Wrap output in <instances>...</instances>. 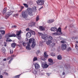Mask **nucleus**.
Segmentation results:
<instances>
[{
  "label": "nucleus",
  "mask_w": 78,
  "mask_h": 78,
  "mask_svg": "<svg viewBox=\"0 0 78 78\" xmlns=\"http://www.w3.org/2000/svg\"><path fill=\"white\" fill-rule=\"evenodd\" d=\"M23 5H24L25 8H27V9L26 11H24L22 12L21 13L22 17L23 18L25 19L26 20H27L28 19L27 17L28 16V14L30 16H33V10L31 9V8H28V5L27 4L24 3Z\"/></svg>",
  "instance_id": "nucleus-1"
},
{
  "label": "nucleus",
  "mask_w": 78,
  "mask_h": 78,
  "mask_svg": "<svg viewBox=\"0 0 78 78\" xmlns=\"http://www.w3.org/2000/svg\"><path fill=\"white\" fill-rule=\"evenodd\" d=\"M35 42V40L33 38H30L29 39V43L30 44L32 42V44L31 45V47L32 48H34L35 45H36V42Z\"/></svg>",
  "instance_id": "nucleus-2"
},
{
  "label": "nucleus",
  "mask_w": 78,
  "mask_h": 78,
  "mask_svg": "<svg viewBox=\"0 0 78 78\" xmlns=\"http://www.w3.org/2000/svg\"><path fill=\"white\" fill-rule=\"evenodd\" d=\"M39 36H41L42 39L44 41H46L48 39V35L46 34H44L42 33H39Z\"/></svg>",
  "instance_id": "nucleus-3"
},
{
  "label": "nucleus",
  "mask_w": 78,
  "mask_h": 78,
  "mask_svg": "<svg viewBox=\"0 0 78 78\" xmlns=\"http://www.w3.org/2000/svg\"><path fill=\"white\" fill-rule=\"evenodd\" d=\"M60 42L62 44V50H64L67 48V45L66 44L64 43H66V42L64 41H62Z\"/></svg>",
  "instance_id": "nucleus-4"
},
{
  "label": "nucleus",
  "mask_w": 78,
  "mask_h": 78,
  "mask_svg": "<svg viewBox=\"0 0 78 78\" xmlns=\"http://www.w3.org/2000/svg\"><path fill=\"white\" fill-rule=\"evenodd\" d=\"M36 2L38 5L42 6L44 4V0H38Z\"/></svg>",
  "instance_id": "nucleus-5"
},
{
  "label": "nucleus",
  "mask_w": 78,
  "mask_h": 78,
  "mask_svg": "<svg viewBox=\"0 0 78 78\" xmlns=\"http://www.w3.org/2000/svg\"><path fill=\"white\" fill-rule=\"evenodd\" d=\"M36 24V23L31 21L28 23V26L29 27H34Z\"/></svg>",
  "instance_id": "nucleus-6"
},
{
  "label": "nucleus",
  "mask_w": 78,
  "mask_h": 78,
  "mask_svg": "<svg viewBox=\"0 0 78 78\" xmlns=\"http://www.w3.org/2000/svg\"><path fill=\"white\" fill-rule=\"evenodd\" d=\"M49 65H47L46 63L42 64H41V67L43 69H47L48 66Z\"/></svg>",
  "instance_id": "nucleus-7"
},
{
  "label": "nucleus",
  "mask_w": 78,
  "mask_h": 78,
  "mask_svg": "<svg viewBox=\"0 0 78 78\" xmlns=\"http://www.w3.org/2000/svg\"><path fill=\"white\" fill-rule=\"evenodd\" d=\"M12 12L11 11V12H7L5 14V17H7V18H8L9 17V16H11V14H12Z\"/></svg>",
  "instance_id": "nucleus-8"
},
{
  "label": "nucleus",
  "mask_w": 78,
  "mask_h": 78,
  "mask_svg": "<svg viewBox=\"0 0 78 78\" xmlns=\"http://www.w3.org/2000/svg\"><path fill=\"white\" fill-rule=\"evenodd\" d=\"M58 32H57V34L58 36H59V35H61L62 33V32H61V28L59 27L58 30Z\"/></svg>",
  "instance_id": "nucleus-9"
},
{
  "label": "nucleus",
  "mask_w": 78,
  "mask_h": 78,
  "mask_svg": "<svg viewBox=\"0 0 78 78\" xmlns=\"http://www.w3.org/2000/svg\"><path fill=\"white\" fill-rule=\"evenodd\" d=\"M51 31H57V32H58V30L57 28L56 27H51Z\"/></svg>",
  "instance_id": "nucleus-10"
},
{
  "label": "nucleus",
  "mask_w": 78,
  "mask_h": 78,
  "mask_svg": "<svg viewBox=\"0 0 78 78\" xmlns=\"http://www.w3.org/2000/svg\"><path fill=\"white\" fill-rule=\"evenodd\" d=\"M34 66L36 69H39L40 67V66H39V65L36 63H35Z\"/></svg>",
  "instance_id": "nucleus-11"
},
{
  "label": "nucleus",
  "mask_w": 78,
  "mask_h": 78,
  "mask_svg": "<svg viewBox=\"0 0 78 78\" xmlns=\"http://www.w3.org/2000/svg\"><path fill=\"white\" fill-rule=\"evenodd\" d=\"M26 48L27 50H31V46L30 45V44H28L27 46L26 47Z\"/></svg>",
  "instance_id": "nucleus-12"
},
{
  "label": "nucleus",
  "mask_w": 78,
  "mask_h": 78,
  "mask_svg": "<svg viewBox=\"0 0 78 78\" xmlns=\"http://www.w3.org/2000/svg\"><path fill=\"white\" fill-rule=\"evenodd\" d=\"M31 36V32H28L26 34V36L28 38L30 37Z\"/></svg>",
  "instance_id": "nucleus-13"
},
{
  "label": "nucleus",
  "mask_w": 78,
  "mask_h": 78,
  "mask_svg": "<svg viewBox=\"0 0 78 78\" xmlns=\"http://www.w3.org/2000/svg\"><path fill=\"white\" fill-rule=\"evenodd\" d=\"M44 57L45 58H48V55L46 52H44Z\"/></svg>",
  "instance_id": "nucleus-14"
},
{
  "label": "nucleus",
  "mask_w": 78,
  "mask_h": 78,
  "mask_svg": "<svg viewBox=\"0 0 78 78\" xmlns=\"http://www.w3.org/2000/svg\"><path fill=\"white\" fill-rule=\"evenodd\" d=\"M57 58L58 60H61L62 59V56L61 55H59L57 56Z\"/></svg>",
  "instance_id": "nucleus-15"
},
{
  "label": "nucleus",
  "mask_w": 78,
  "mask_h": 78,
  "mask_svg": "<svg viewBox=\"0 0 78 78\" xmlns=\"http://www.w3.org/2000/svg\"><path fill=\"white\" fill-rule=\"evenodd\" d=\"M6 11H7V8L5 7L4 8L3 10V11L2 12L3 14H4L6 12Z\"/></svg>",
  "instance_id": "nucleus-16"
},
{
  "label": "nucleus",
  "mask_w": 78,
  "mask_h": 78,
  "mask_svg": "<svg viewBox=\"0 0 78 78\" xmlns=\"http://www.w3.org/2000/svg\"><path fill=\"white\" fill-rule=\"evenodd\" d=\"M51 42H52V41H51V40H48V41H46V43L47 45H50V44Z\"/></svg>",
  "instance_id": "nucleus-17"
},
{
  "label": "nucleus",
  "mask_w": 78,
  "mask_h": 78,
  "mask_svg": "<svg viewBox=\"0 0 78 78\" xmlns=\"http://www.w3.org/2000/svg\"><path fill=\"white\" fill-rule=\"evenodd\" d=\"M54 21H55V20H53V19L50 20L48 21V23H52Z\"/></svg>",
  "instance_id": "nucleus-18"
},
{
  "label": "nucleus",
  "mask_w": 78,
  "mask_h": 78,
  "mask_svg": "<svg viewBox=\"0 0 78 78\" xmlns=\"http://www.w3.org/2000/svg\"><path fill=\"white\" fill-rule=\"evenodd\" d=\"M32 72L34 74H37V71L35 69H33Z\"/></svg>",
  "instance_id": "nucleus-19"
},
{
  "label": "nucleus",
  "mask_w": 78,
  "mask_h": 78,
  "mask_svg": "<svg viewBox=\"0 0 78 78\" xmlns=\"http://www.w3.org/2000/svg\"><path fill=\"white\" fill-rule=\"evenodd\" d=\"M9 37H16V35L14 34H13L11 35H9L8 36Z\"/></svg>",
  "instance_id": "nucleus-20"
},
{
  "label": "nucleus",
  "mask_w": 78,
  "mask_h": 78,
  "mask_svg": "<svg viewBox=\"0 0 78 78\" xmlns=\"http://www.w3.org/2000/svg\"><path fill=\"white\" fill-rule=\"evenodd\" d=\"M47 39L48 41H52L53 39V37L51 36H49L48 37Z\"/></svg>",
  "instance_id": "nucleus-21"
},
{
  "label": "nucleus",
  "mask_w": 78,
  "mask_h": 78,
  "mask_svg": "<svg viewBox=\"0 0 78 78\" xmlns=\"http://www.w3.org/2000/svg\"><path fill=\"white\" fill-rule=\"evenodd\" d=\"M16 43H13L11 44V46L12 48H15L16 47Z\"/></svg>",
  "instance_id": "nucleus-22"
},
{
  "label": "nucleus",
  "mask_w": 78,
  "mask_h": 78,
  "mask_svg": "<svg viewBox=\"0 0 78 78\" xmlns=\"http://www.w3.org/2000/svg\"><path fill=\"white\" fill-rule=\"evenodd\" d=\"M39 29H40V30L41 31H44L45 28H44V27H43L42 26H40L39 27Z\"/></svg>",
  "instance_id": "nucleus-23"
},
{
  "label": "nucleus",
  "mask_w": 78,
  "mask_h": 78,
  "mask_svg": "<svg viewBox=\"0 0 78 78\" xmlns=\"http://www.w3.org/2000/svg\"><path fill=\"white\" fill-rule=\"evenodd\" d=\"M48 61L49 62L51 63H53V60L51 58L48 59Z\"/></svg>",
  "instance_id": "nucleus-24"
},
{
  "label": "nucleus",
  "mask_w": 78,
  "mask_h": 78,
  "mask_svg": "<svg viewBox=\"0 0 78 78\" xmlns=\"http://www.w3.org/2000/svg\"><path fill=\"white\" fill-rule=\"evenodd\" d=\"M0 32H1V33L2 34H3V35H4L5 34V31L4 30H1Z\"/></svg>",
  "instance_id": "nucleus-25"
},
{
  "label": "nucleus",
  "mask_w": 78,
  "mask_h": 78,
  "mask_svg": "<svg viewBox=\"0 0 78 78\" xmlns=\"http://www.w3.org/2000/svg\"><path fill=\"white\" fill-rule=\"evenodd\" d=\"M55 45V43H53L52 44H50V46L51 47H52V48H53V47Z\"/></svg>",
  "instance_id": "nucleus-26"
},
{
  "label": "nucleus",
  "mask_w": 78,
  "mask_h": 78,
  "mask_svg": "<svg viewBox=\"0 0 78 78\" xmlns=\"http://www.w3.org/2000/svg\"><path fill=\"white\" fill-rule=\"evenodd\" d=\"M30 32L31 34H34V35H35V32L34 31H33L32 30H30Z\"/></svg>",
  "instance_id": "nucleus-27"
},
{
  "label": "nucleus",
  "mask_w": 78,
  "mask_h": 78,
  "mask_svg": "<svg viewBox=\"0 0 78 78\" xmlns=\"http://www.w3.org/2000/svg\"><path fill=\"white\" fill-rule=\"evenodd\" d=\"M6 51V49L5 47H3L2 48V51L3 52V53H5V52Z\"/></svg>",
  "instance_id": "nucleus-28"
},
{
  "label": "nucleus",
  "mask_w": 78,
  "mask_h": 78,
  "mask_svg": "<svg viewBox=\"0 0 78 78\" xmlns=\"http://www.w3.org/2000/svg\"><path fill=\"white\" fill-rule=\"evenodd\" d=\"M21 33V31H20L16 33V35L19 36H20V33Z\"/></svg>",
  "instance_id": "nucleus-29"
},
{
  "label": "nucleus",
  "mask_w": 78,
  "mask_h": 78,
  "mask_svg": "<svg viewBox=\"0 0 78 78\" xmlns=\"http://www.w3.org/2000/svg\"><path fill=\"white\" fill-rule=\"evenodd\" d=\"M20 75H18L17 76H15L13 77V78H19V76H20Z\"/></svg>",
  "instance_id": "nucleus-30"
},
{
  "label": "nucleus",
  "mask_w": 78,
  "mask_h": 78,
  "mask_svg": "<svg viewBox=\"0 0 78 78\" xmlns=\"http://www.w3.org/2000/svg\"><path fill=\"white\" fill-rule=\"evenodd\" d=\"M66 66L67 69H70V65L66 64Z\"/></svg>",
  "instance_id": "nucleus-31"
},
{
  "label": "nucleus",
  "mask_w": 78,
  "mask_h": 78,
  "mask_svg": "<svg viewBox=\"0 0 78 78\" xmlns=\"http://www.w3.org/2000/svg\"><path fill=\"white\" fill-rule=\"evenodd\" d=\"M51 55L52 56H55V54L53 52H51Z\"/></svg>",
  "instance_id": "nucleus-32"
},
{
  "label": "nucleus",
  "mask_w": 78,
  "mask_h": 78,
  "mask_svg": "<svg viewBox=\"0 0 78 78\" xmlns=\"http://www.w3.org/2000/svg\"><path fill=\"white\" fill-rule=\"evenodd\" d=\"M6 41V42H11V41H12V40L10 39H8V38H7Z\"/></svg>",
  "instance_id": "nucleus-33"
},
{
  "label": "nucleus",
  "mask_w": 78,
  "mask_h": 78,
  "mask_svg": "<svg viewBox=\"0 0 78 78\" xmlns=\"http://www.w3.org/2000/svg\"><path fill=\"white\" fill-rule=\"evenodd\" d=\"M24 8V6H21V8L20 10V12L21 11H22V10Z\"/></svg>",
  "instance_id": "nucleus-34"
},
{
  "label": "nucleus",
  "mask_w": 78,
  "mask_h": 78,
  "mask_svg": "<svg viewBox=\"0 0 78 78\" xmlns=\"http://www.w3.org/2000/svg\"><path fill=\"white\" fill-rule=\"evenodd\" d=\"M71 50H72V49L71 48L69 47L68 48V49H67V51H70Z\"/></svg>",
  "instance_id": "nucleus-35"
},
{
  "label": "nucleus",
  "mask_w": 78,
  "mask_h": 78,
  "mask_svg": "<svg viewBox=\"0 0 78 78\" xmlns=\"http://www.w3.org/2000/svg\"><path fill=\"white\" fill-rule=\"evenodd\" d=\"M53 34L54 36H58V32L53 33Z\"/></svg>",
  "instance_id": "nucleus-36"
},
{
  "label": "nucleus",
  "mask_w": 78,
  "mask_h": 78,
  "mask_svg": "<svg viewBox=\"0 0 78 78\" xmlns=\"http://www.w3.org/2000/svg\"><path fill=\"white\" fill-rule=\"evenodd\" d=\"M13 60V58H12L9 62L8 64H10L11 63V62Z\"/></svg>",
  "instance_id": "nucleus-37"
},
{
  "label": "nucleus",
  "mask_w": 78,
  "mask_h": 78,
  "mask_svg": "<svg viewBox=\"0 0 78 78\" xmlns=\"http://www.w3.org/2000/svg\"><path fill=\"white\" fill-rule=\"evenodd\" d=\"M39 20V16H37L36 18V21L37 22L38 21V20Z\"/></svg>",
  "instance_id": "nucleus-38"
},
{
  "label": "nucleus",
  "mask_w": 78,
  "mask_h": 78,
  "mask_svg": "<svg viewBox=\"0 0 78 78\" xmlns=\"http://www.w3.org/2000/svg\"><path fill=\"white\" fill-rule=\"evenodd\" d=\"M37 57H35L33 58V61H37Z\"/></svg>",
  "instance_id": "nucleus-39"
},
{
  "label": "nucleus",
  "mask_w": 78,
  "mask_h": 78,
  "mask_svg": "<svg viewBox=\"0 0 78 78\" xmlns=\"http://www.w3.org/2000/svg\"><path fill=\"white\" fill-rule=\"evenodd\" d=\"M33 10L34 11H36V7H34L33 8Z\"/></svg>",
  "instance_id": "nucleus-40"
},
{
  "label": "nucleus",
  "mask_w": 78,
  "mask_h": 78,
  "mask_svg": "<svg viewBox=\"0 0 78 78\" xmlns=\"http://www.w3.org/2000/svg\"><path fill=\"white\" fill-rule=\"evenodd\" d=\"M14 17H16L17 16H18V14L16 13V14H15L13 15Z\"/></svg>",
  "instance_id": "nucleus-41"
},
{
  "label": "nucleus",
  "mask_w": 78,
  "mask_h": 78,
  "mask_svg": "<svg viewBox=\"0 0 78 78\" xmlns=\"http://www.w3.org/2000/svg\"><path fill=\"white\" fill-rule=\"evenodd\" d=\"M40 50H38L36 52V54H37V55L38 54H39V53H40Z\"/></svg>",
  "instance_id": "nucleus-42"
},
{
  "label": "nucleus",
  "mask_w": 78,
  "mask_h": 78,
  "mask_svg": "<svg viewBox=\"0 0 78 78\" xmlns=\"http://www.w3.org/2000/svg\"><path fill=\"white\" fill-rule=\"evenodd\" d=\"M4 74L5 75H6L7 76H8V73L5 72H4Z\"/></svg>",
  "instance_id": "nucleus-43"
},
{
  "label": "nucleus",
  "mask_w": 78,
  "mask_h": 78,
  "mask_svg": "<svg viewBox=\"0 0 78 78\" xmlns=\"http://www.w3.org/2000/svg\"><path fill=\"white\" fill-rule=\"evenodd\" d=\"M75 47H76V50H78V46H77V45H76V44H75Z\"/></svg>",
  "instance_id": "nucleus-44"
},
{
  "label": "nucleus",
  "mask_w": 78,
  "mask_h": 78,
  "mask_svg": "<svg viewBox=\"0 0 78 78\" xmlns=\"http://www.w3.org/2000/svg\"><path fill=\"white\" fill-rule=\"evenodd\" d=\"M11 58H12V57L11 56H9L7 58V60H9V59H11Z\"/></svg>",
  "instance_id": "nucleus-45"
},
{
  "label": "nucleus",
  "mask_w": 78,
  "mask_h": 78,
  "mask_svg": "<svg viewBox=\"0 0 78 78\" xmlns=\"http://www.w3.org/2000/svg\"><path fill=\"white\" fill-rule=\"evenodd\" d=\"M10 54H12L13 53V51L12 50H11L10 51Z\"/></svg>",
  "instance_id": "nucleus-46"
},
{
  "label": "nucleus",
  "mask_w": 78,
  "mask_h": 78,
  "mask_svg": "<svg viewBox=\"0 0 78 78\" xmlns=\"http://www.w3.org/2000/svg\"><path fill=\"white\" fill-rule=\"evenodd\" d=\"M46 74L48 76H50V75L51 74L50 73H46Z\"/></svg>",
  "instance_id": "nucleus-47"
},
{
  "label": "nucleus",
  "mask_w": 78,
  "mask_h": 78,
  "mask_svg": "<svg viewBox=\"0 0 78 78\" xmlns=\"http://www.w3.org/2000/svg\"><path fill=\"white\" fill-rule=\"evenodd\" d=\"M16 27H17V26L16 25H14V26H13L12 27V28H16Z\"/></svg>",
  "instance_id": "nucleus-48"
},
{
  "label": "nucleus",
  "mask_w": 78,
  "mask_h": 78,
  "mask_svg": "<svg viewBox=\"0 0 78 78\" xmlns=\"http://www.w3.org/2000/svg\"><path fill=\"white\" fill-rule=\"evenodd\" d=\"M17 38L19 40L20 39V38H21V37H20V36H18Z\"/></svg>",
  "instance_id": "nucleus-49"
},
{
  "label": "nucleus",
  "mask_w": 78,
  "mask_h": 78,
  "mask_svg": "<svg viewBox=\"0 0 78 78\" xmlns=\"http://www.w3.org/2000/svg\"><path fill=\"white\" fill-rule=\"evenodd\" d=\"M23 45L24 47H25V45H26V44L25 43L23 42Z\"/></svg>",
  "instance_id": "nucleus-50"
},
{
  "label": "nucleus",
  "mask_w": 78,
  "mask_h": 78,
  "mask_svg": "<svg viewBox=\"0 0 78 78\" xmlns=\"http://www.w3.org/2000/svg\"><path fill=\"white\" fill-rule=\"evenodd\" d=\"M47 58H44L42 60H43V61H46V60H47Z\"/></svg>",
  "instance_id": "nucleus-51"
},
{
  "label": "nucleus",
  "mask_w": 78,
  "mask_h": 78,
  "mask_svg": "<svg viewBox=\"0 0 78 78\" xmlns=\"http://www.w3.org/2000/svg\"><path fill=\"white\" fill-rule=\"evenodd\" d=\"M29 30L30 31V29L29 28H27L26 29V31H29Z\"/></svg>",
  "instance_id": "nucleus-52"
},
{
  "label": "nucleus",
  "mask_w": 78,
  "mask_h": 78,
  "mask_svg": "<svg viewBox=\"0 0 78 78\" xmlns=\"http://www.w3.org/2000/svg\"><path fill=\"white\" fill-rule=\"evenodd\" d=\"M28 40H29L28 38H26V41H27H27H28Z\"/></svg>",
  "instance_id": "nucleus-53"
},
{
  "label": "nucleus",
  "mask_w": 78,
  "mask_h": 78,
  "mask_svg": "<svg viewBox=\"0 0 78 78\" xmlns=\"http://www.w3.org/2000/svg\"><path fill=\"white\" fill-rule=\"evenodd\" d=\"M2 36L1 35V34H0V40L2 39Z\"/></svg>",
  "instance_id": "nucleus-54"
},
{
  "label": "nucleus",
  "mask_w": 78,
  "mask_h": 78,
  "mask_svg": "<svg viewBox=\"0 0 78 78\" xmlns=\"http://www.w3.org/2000/svg\"><path fill=\"white\" fill-rule=\"evenodd\" d=\"M65 74H66V73H65V72H63L62 73L63 75H65Z\"/></svg>",
  "instance_id": "nucleus-55"
},
{
  "label": "nucleus",
  "mask_w": 78,
  "mask_h": 78,
  "mask_svg": "<svg viewBox=\"0 0 78 78\" xmlns=\"http://www.w3.org/2000/svg\"><path fill=\"white\" fill-rule=\"evenodd\" d=\"M11 57L12 58H14V57L15 56L14 55H11Z\"/></svg>",
  "instance_id": "nucleus-56"
},
{
  "label": "nucleus",
  "mask_w": 78,
  "mask_h": 78,
  "mask_svg": "<svg viewBox=\"0 0 78 78\" xmlns=\"http://www.w3.org/2000/svg\"><path fill=\"white\" fill-rule=\"evenodd\" d=\"M54 63H52V64L51 63H49V66H51V65H53V64H54Z\"/></svg>",
  "instance_id": "nucleus-57"
},
{
  "label": "nucleus",
  "mask_w": 78,
  "mask_h": 78,
  "mask_svg": "<svg viewBox=\"0 0 78 78\" xmlns=\"http://www.w3.org/2000/svg\"><path fill=\"white\" fill-rule=\"evenodd\" d=\"M6 60V58H4L3 59V61H5Z\"/></svg>",
  "instance_id": "nucleus-58"
},
{
  "label": "nucleus",
  "mask_w": 78,
  "mask_h": 78,
  "mask_svg": "<svg viewBox=\"0 0 78 78\" xmlns=\"http://www.w3.org/2000/svg\"><path fill=\"white\" fill-rule=\"evenodd\" d=\"M3 76L2 75L0 76V77L1 78H3Z\"/></svg>",
  "instance_id": "nucleus-59"
},
{
  "label": "nucleus",
  "mask_w": 78,
  "mask_h": 78,
  "mask_svg": "<svg viewBox=\"0 0 78 78\" xmlns=\"http://www.w3.org/2000/svg\"><path fill=\"white\" fill-rule=\"evenodd\" d=\"M43 8V6H42V7H41V8H40L39 9V10H40V9H42V8Z\"/></svg>",
  "instance_id": "nucleus-60"
},
{
  "label": "nucleus",
  "mask_w": 78,
  "mask_h": 78,
  "mask_svg": "<svg viewBox=\"0 0 78 78\" xmlns=\"http://www.w3.org/2000/svg\"><path fill=\"white\" fill-rule=\"evenodd\" d=\"M18 46H19V47H20L21 46L20 45V44H17Z\"/></svg>",
  "instance_id": "nucleus-61"
},
{
  "label": "nucleus",
  "mask_w": 78,
  "mask_h": 78,
  "mask_svg": "<svg viewBox=\"0 0 78 78\" xmlns=\"http://www.w3.org/2000/svg\"><path fill=\"white\" fill-rule=\"evenodd\" d=\"M67 26H66V27H65V30H66V28H67Z\"/></svg>",
  "instance_id": "nucleus-62"
},
{
  "label": "nucleus",
  "mask_w": 78,
  "mask_h": 78,
  "mask_svg": "<svg viewBox=\"0 0 78 78\" xmlns=\"http://www.w3.org/2000/svg\"><path fill=\"white\" fill-rule=\"evenodd\" d=\"M4 46H5V47H6V44H5Z\"/></svg>",
  "instance_id": "nucleus-63"
},
{
  "label": "nucleus",
  "mask_w": 78,
  "mask_h": 78,
  "mask_svg": "<svg viewBox=\"0 0 78 78\" xmlns=\"http://www.w3.org/2000/svg\"><path fill=\"white\" fill-rule=\"evenodd\" d=\"M76 44H78V41H76Z\"/></svg>",
  "instance_id": "nucleus-64"
}]
</instances>
